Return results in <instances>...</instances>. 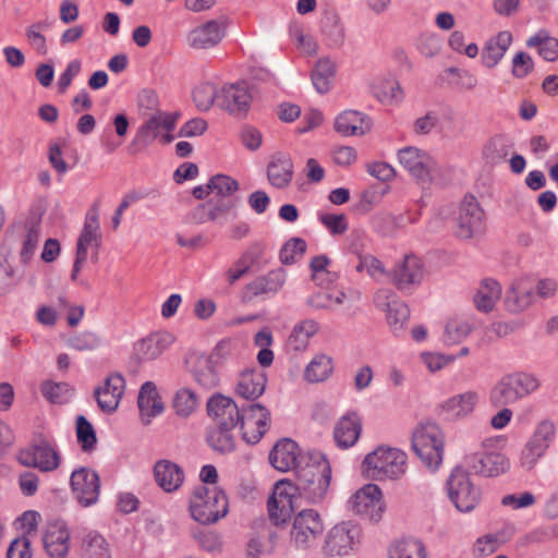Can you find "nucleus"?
<instances>
[{"label":"nucleus","mask_w":558,"mask_h":558,"mask_svg":"<svg viewBox=\"0 0 558 558\" xmlns=\"http://www.w3.org/2000/svg\"><path fill=\"white\" fill-rule=\"evenodd\" d=\"M408 457L399 448L378 446L368 452L363 462L362 470L366 477L373 481H396L407 471Z\"/></svg>","instance_id":"nucleus-1"},{"label":"nucleus","mask_w":558,"mask_h":558,"mask_svg":"<svg viewBox=\"0 0 558 558\" xmlns=\"http://www.w3.org/2000/svg\"><path fill=\"white\" fill-rule=\"evenodd\" d=\"M189 511L194 521L203 525L214 524L228 514V498L218 487L198 486L190 498Z\"/></svg>","instance_id":"nucleus-2"},{"label":"nucleus","mask_w":558,"mask_h":558,"mask_svg":"<svg viewBox=\"0 0 558 558\" xmlns=\"http://www.w3.org/2000/svg\"><path fill=\"white\" fill-rule=\"evenodd\" d=\"M313 464L307 465L296 481L299 496L306 502L318 505L327 496L331 480V468L329 461L323 453H315L312 457Z\"/></svg>","instance_id":"nucleus-3"},{"label":"nucleus","mask_w":558,"mask_h":558,"mask_svg":"<svg viewBox=\"0 0 558 558\" xmlns=\"http://www.w3.org/2000/svg\"><path fill=\"white\" fill-rule=\"evenodd\" d=\"M179 118L178 112L157 111L154 113L137 129L130 145L131 154H137L146 149L155 141H159L161 144L173 142L174 135L172 132Z\"/></svg>","instance_id":"nucleus-4"},{"label":"nucleus","mask_w":558,"mask_h":558,"mask_svg":"<svg viewBox=\"0 0 558 558\" xmlns=\"http://www.w3.org/2000/svg\"><path fill=\"white\" fill-rule=\"evenodd\" d=\"M541 387L537 376L525 372L504 375L492 388L489 400L494 405L513 404L534 393Z\"/></svg>","instance_id":"nucleus-5"},{"label":"nucleus","mask_w":558,"mask_h":558,"mask_svg":"<svg viewBox=\"0 0 558 558\" xmlns=\"http://www.w3.org/2000/svg\"><path fill=\"white\" fill-rule=\"evenodd\" d=\"M445 436L435 423L421 424L412 435V448L422 463L432 471L442 462Z\"/></svg>","instance_id":"nucleus-6"},{"label":"nucleus","mask_w":558,"mask_h":558,"mask_svg":"<svg viewBox=\"0 0 558 558\" xmlns=\"http://www.w3.org/2000/svg\"><path fill=\"white\" fill-rule=\"evenodd\" d=\"M324 530L322 515L314 509H304L291 521L289 545L296 550H310L317 545Z\"/></svg>","instance_id":"nucleus-7"},{"label":"nucleus","mask_w":558,"mask_h":558,"mask_svg":"<svg viewBox=\"0 0 558 558\" xmlns=\"http://www.w3.org/2000/svg\"><path fill=\"white\" fill-rule=\"evenodd\" d=\"M361 536L357 523L351 520L338 522L325 534L322 553L327 558L348 557L357 548Z\"/></svg>","instance_id":"nucleus-8"},{"label":"nucleus","mask_w":558,"mask_h":558,"mask_svg":"<svg viewBox=\"0 0 558 558\" xmlns=\"http://www.w3.org/2000/svg\"><path fill=\"white\" fill-rule=\"evenodd\" d=\"M347 507L352 513L375 523L383 519L386 509L381 489L372 483L353 493L347 501Z\"/></svg>","instance_id":"nucleus-9"},{"label":"nucleus","mask_w":558,"mask_h":558,"mask_svg":"<svg viewBox=\"0 0 558 558\" xmlns=\"http://www.w3.org/2000/svg\"><path fill=\"white\" fill-rule=\"evenodd\" d=\"M449 499L461 512L472 511L480 502L481 489L473 484L469 473L461 466H457L447 480Z\"/></svg>","instance_id":"nucleus-10"},{"label":"nucleus","mask_w":558,"mask_h":558,"mask_svg":"<svg viewBox=\"0 0 558 558\" xmlns=\"http://www.w3.org/2000/svg\"><path fill=\"white\" fill-rule=\"evenodd\" d=\"M17 460L25 466L36 468L41 472H52L60 466L62 458L53 439L39 438L29 448L21 450Z\"/></svg>","instance_id":"nucleus-11"},{"label":"nucleus","mask_w":558,"mask_h":558,"mask_svg":"<svg viewBox=\"0 0 558 558\" xmlns=\"http://www.w3.org/2000/svg\"><path fill=\"white\" fill-rule=\"evenodd\" d=\"M485 230V213L473 195H465L460 203L456 217L454 234L469 240Z\"/></svg>","instance_id":"nucleus-12"},{"label":"nucleus","mask_w":558,"mask_h":558,"mask_svg":"<svg viewBox=\"0 0 558 558\" xmlns=\"http://www.w3.org/2000/svg\"><path fill=\"white\" fill-rule=\"evenodd\" d=\"M397 157L399 163L415 180L424 183L432 180L436 161L427 151L415 146H407L398 150Z\"/></svg>","instance_id":"nucleus-13"},{"label":"nucleus","mask_w":558,"mask_h":558,"mask_svg":"<svg viewBox=\"0 0 558 558\" xmlns=\"http://www.w3.org/2000/svg\"><path fill=\"white\" fill-rule=\"evenodd\" d=\"M269 411L259 403L251 404L241 410L240 428L245 442L257 444L268 429Z\"/></svg>","instance_id":"nucleus-14"},{"label":"nucleus","mask_w":558,"mask_h":558,"mask_svg":"<svg viewBox=\"0 0 558 558\" xmlns=\"http://www.w3.org/2000/svg\"><path fill=\"white\" fill-rule=\"evenodd\" d=\"M74 498L83 507L95 505L100 493V478L96 471L89 468L74 470L70 477Z\"/></svg>","instance_id":"nucleus-15"},{"label":"nucleus","mask_w":558,"mask_h":558,"mask_svg":"<svg viewBox=\"0 0 558 558\" xmlns=\"http://www.w3.org/2000/svg\"><path fill=\"white\" fill-rule=\"evenodd\" d=\"M374 302L378 308L386 312V319L390 330L395 335L402 332L410 318L408 305L399 300L392 291L387 289L377 291Z\"/></svg>","instance_id":"nucleus-16"},{"label":"nucleus","mask_w":558,"mask_h":558,"mask_svg":"<svg viewBox=\"0 0 558 558\" xmlns=\"http://www.w3.org/2000/svg\"><path fill=\"white\" fill-rule=\"evenodd\" d=\"M424 276L425 266L423 260L414 254H409L396 264L391 279L399 289H405L410 286H418Z\"/></svg>","instance_id":"nucleus-17"},{"label":"nucleus","mask_w":558,"mask_h":558,"mask_svg":"<svg viewBox=\"0 0 558 558\" xmlns=\"http://www.w3.org/2000/svg\"><path fill=\"white\" fill-rule=\"evenodd\" d=\"M464 461L470 470L484 476H497L509 469L508 458L500 452H475Z\"/></svg>","instance_id":"nucleus-18"},{"label":"nucleus","mask_w":558,"mask_h":558,"mask_svg":"<svg viewBox=\"0 0 558 558\" xmlns=\"http://www.w3.org/2000/svg\"><path fill=\"white\" fill-rule=\"evenodd\" d=\"M478 403L480 393L475 390H466L445 400L439 405V410L447 418L458 421L469 417Z\"/></svg>","instance_id":"nucleus-19"},{"label":"nucleus","mask_w":558,"mask_h":558,"mask_svg":"<svg viewBox=\"0 0 558 558\" xmlns=\"http://www.w3.org/2000/svg\"><path fill=\"white\" fill-rule=\"evenodd\" d=\"M251 101L252 95L245 82L223 86L218 97V106L232 114L245 113Z\"/></svg>","instance_id":"nucleus-20"},{"label":"nucleus","mask_w":558,"mask_h":558,"mask_svg":"<svg viewBox=\"0 0 558 558\" xmlns=\"http://www.w3.org/2000/svg\"><path fill=\"white\" fill-rule=\"evenodd\" d=\"M207 413L217 426L234 428L240 422L241 410L231 398L215 395L207 401Z\"/></svg>","instance_id":"nucleus-21"},{"label":"nucleus","mask_w":558,"mask_h":558,"mask_svg":"<svg viewBox=\"0 0 558 558\" xmlns=\"http://www.w3.org/2000/svg\"><path fill=\"white\" fill-rule=\"evenodd\" d=\"M174 342V336L166 330L149 333L134 345L135 356L143 362L158 359Z\"/></svg>","instance_id":"nucleus-22"},{"label":"nucleus","mask_w":558,"mask_h":558,"mask_svg":"<svg viewBox=\"0 0 558 558\" xmlns=\"http://www.w3.org/2000/svg\"><path fill=\"white\" fill-rule=\"evenodd\" d=\"M137 408L143 425H149L155 417L163 413L165 404L153 381H146L141 386L137 396Z\"/></svg>","instance_id":"nucleus-23"},{"label":"nucleus","mask_w":558,"mask_h":558,"mask_svg":"<svg viewBox=\"0 0 558 558\" xmlns=\"http://www.w3.org/2000/svg\"><path fill=\"white\" fill-rule=\"evenodd\" d=\"M534 281L530 278H519L513 281L505 296V303L511 312H522L536 301Z\"/></svg>","instance_id":"nucleus-24"},{"label":"nucleus","mask_w":558,"mask_h":558,"mask_svg":"<svg viewBox=\"0 0 558 558\" xmlns=\"http://www.w3.org/2000/svg\"><path fill=\"white\" fill-rule=\"evenodd\" d=\"M125 381L119 374H112L107 377L104 385L96 389L95 397L98 407L106 413L114 412L124 393Z\"/></svg>","instance_id":"nucleus-25"},{"label":"nucleus","mask_w":558,"mask_h":558,"mask_svg":"<svg viewBox=\"0 0 558 558\" xmlns=\"http://www.w3.org/2000/svg\"><path fill=\"white\" fill-rule=\"evenodd\" d=\"M154 478L165 493H174L183 485L185 474L175 462L161 459L154 465Z\"/></svg>","instance_id":"nucleus-26"},{"label":"nucleus","mask_w":558,"mask_h":558,"mask_svg":"<svg viewBox=\"0 0 558 558\" xmlns=\"http://www.w3.org/2000/svg\"><path fill=\"white\" fill-rule=\"evenodd\" d=\"M225 37V25L211 20L193 28L187 35V43L194 49H208L218 45Z\"/></svg>","instance_id":"nucleus-27"},{"label":"nucleus","mask_w":558,"mask_h":558,"mask_svg":"<svg viewBox=\"0 0 558 558\" xmlns=\"http://www.w3.org/2000/svg\"><path fill=\"white\" fill-rule=\"evenodd\" d=\"M286 271L281 268L274 269L265 276L258 277L245 287L244 295L251 300L257 296H270L276 294L284 284Z\"/></svg>","instance_id":"nucleus-28"},{"label":"nucleus","mask_w":558,"mask_h":558,"mask_svg":"<svg viewBox=\"0 0 558 558\" xmlns=\"http://www.w3.org/2000/svg\"><path fill=\"white\" fill-rule=\"evenodd\" d=\"M513 41L510 31H500L496 35L489 37L482 49V63L487 69L495 68L505 57L509 47Z\"/></svg>","instance_id":"nucleus-29"},{"label":"nucleus","mask_w":558,"mask_h":558,"mask_svg":"<svg viewBox=\"0 0 558 558\" xmlns=\"http://www.w3.org/2000/svg\"><path fill=\"white\" fill-rule=\"evenodd\" d=\"M362 432V421L356 412L342 415L335 425L333 438L338 447L350 448L359 440Z\"/></svg>","instance_id":"nucleus-30"},{"label":"nucleus","mask_w":558,"mask_h":558,"mask_svg":"<svg viewBox=\"0 0 558 558\" xmlns=\"http://www.w3.org/2000/svg\"><path fill=\"white\" fill-rule=\"evenodd\" d=\"M333 128L342 136H362L371 131L372 124L364 113L344 110L336 117Z\"/></svg>","instance_id":"nucleus-31"},{"label":"nucleus","mask_w":558,"mask_h":558,"mask_svg":"<svg viewBox=\"0 0 558 558\" xmlns=\"http://www.w3.org/2000/svg\"><path fill=\"white\" fill-rule=\"evenodd\" d=\"M44 546L51 558H65L70 549V532L62 522L48 526L44 535Z\"/></svg>","instance_id":"nucleus-32"},{"label":"nucleus","mask_w":558,"mask_h":558,"mask_svg":"<svg viewBox=\"0 0 558 558\" xmlns=\"http://www.w3.org/2000/svg\"><path fill=\"white\" fill-rule=\"evenodd\" d=\"M299 456L300 449L298 444L289 438H284L274 446L269 453V462L276 470L288 472L296 468Z\"/></svg>","instance_id":"nucleus-33"},{"label":"nucleus","mask_w":558,"mask_h":558,"mask_svg":"<svg viewBox=\"0 0 558 558\" xmlns=\"http://www.w3.org/2000/svg\"><path fill=\"white\" fill-rule=\"evenodd\" d=\"M267 377L264 372L253 368L242 372L239 376L235 391L246 400H256L265 391Z\"/></svg>","instance_id":"nucleus-34"},{"label":"nucleus","mask_w":558,"mask_h":558,"mask_svg":"<svg viewBox=\"0 0 558 558\" xmlns=\"http://www.w3.org/2000/svg\"><path fill=\"white\" fill-rule=\"evenodd\" d=\"M100 243L98 211L93 208L88 211L83 230L80 234L76 245V255L78 262H86L87 252L90 246L98 247Z\"/></svg>","instance_id":"nucleus-35"},{"label":"nucleus","mask_w":558,"mask_h":558,"mask_svg":"<svg viewBox=\"0 0 558 558\" xmlns=\"http://www.w3.org/2000/svg\"><path fill=\"white\" fill-rule=\"evenodd\" d=\"M294 167L292 159L284 154H276L267 166V178L276 189H286L293 179Z\"/></svg>","instance_id":"nucleus-36"},{"label":"nucleus","mask_w":558,"mask_h":558,"mask_svg":"<svg viewBox=\"0 0 558 558\" xmlns=\"http://www.w3.org/2000/svg\"><path fill=\"white\" fill-rule=\"evenodd\" d=\"M371 93L379 102L388 106H398L404 99V90L395 77L374 80Z\"/></svg>","instance_id":"nucleus-37"},{"label":"nucleus","mask_w":558,"mask_h":558,"mask_svg":"<svg viewBox=\"0 0 558 558\" xmlns=\"http://www.w3.org/2000/svg\"><path fill=\"white\" fill-rule=\"evenodd\" d=\"M319 330V324L312 318L296 323L288 338V347L295 352H303L307 349L310 340Z\"/></svg>","instance_id":"nucleus-38"},{"label":"nucleus","mask_w":558,"mask_h":558,"mask_svg":"<svg viewBox=\"0 0 558 558\" xmlns=\"http://www.w3.org/2000/svg\"><path fill=\"white\" fill-rule=\"evenodd\" d=\"M333 360L325 353L315 354L305 366L303 377L310 384L326 381L333 373Z\"/></svg>","instance_id":"nucleus-39"},{"label":"nucleus","mask_w":558,"mask_h":558,"mask_svg":"<svg viewBox=\"0 0 558 558\" xmlns=\"http://www.w3.org/2000/svg\"><path fill=\"white\" fill-rule=\"evenodd\" d=\"M512 149L510 138L502 134L490 137L482 148V157L486 163L498 165L504 161Z\"/></svg>","instance_id":"nucleus-40"},{"label":"nucleus","mask_w":558,"mask_h":558,"mask_svg":"<svg viewBox=\"0 0 558 558\" xmlns=\"http://www.w3.org/2000/svg\"><path fill=\"white\" fill-rule=\"evenodd\" d=\"M501 298V287L494 279H485L480 283L474 304L481 312H490Z\"/></svg>","instance_id":"nucleus-41"},{"label":"nucleus","mask_w":558,"mask_h":558,"mask_svg":"<svg viewBox=\"0 0 558 558\" xmlns=\"http://www.w3.org/2000/svg\"><path fill=\"white\" fill-rule=\"evenodd\" d=\"M192 374L196 383L205 389H213L219 384V376L211 359L207 355L195 357Z\"/></svg>","instance_id":"nucleus-42"},{"label":"nucleus","mask_w":558,"mask_h":558,"mask_svg":"<svg viewBox=\"0 0 558 558\" xmlns=\"http://www.w3.org/2000/svg\"><path fill=\"white\" fill-rule=\"evenodd\" d=\"M388 558H427V550L418 538H402L389 546Z\"/></svg>","instance_id":"nucleus-43"},{"label":"nucleus","mask_w":558,"mask_h":558,"mask_svg":"<svg viewBox=\"0 0 558 558\" xmlns=\"http://www.w3.org/2000/svg\"><path fill=\"white\" fill-rule=\"evenodd\" d=\"M529 48H535L537 53L548 62L558 60V39L550 36L546 29H541L526 40Z\"/></svg>","instance_id":"nucleus-44"},{"label":"nucleus","mask_w":558,"mask_h":558,"mask_svg":"<svg viewBox=\"0 0 558 558\" xmlns=\"http://www.w3.org/2000/svg\"><path fill=\"white\" fill-rule=\"evenodd\" d=\"M336 63L329 58L319 59L312 72V83L319 94H326L336 75Z\"/></svg>","instance_id":"nucleus-45"},{"label":"nucleus","mask_w":558,"mask_h":558,"mask_svg":"<svg viewBox=\"0 0 558 558\" xmlns=\"http://www.w3.org/2000/svg\"><path fill=\"white\" fill-rule=\"evenodd\" d=\"M84 558H112L110 544L98 532H88L82 544Z\"/></svg>","instance_id":"nucleus-46"},{"label":"nucleus","mask_w":558,"mask_h":558,"mask_svg":"<svg viewBox=\"0 0 558 558\" xmlns=\"http://www.w3.org/2000/svg\"><path fill=\"white\" fill-rule=\"evenodd\" d=\"M232 429L223 426L211 429L207 437L209 446L220 453L232 452L235 449V438Z\"/></svg>","instance_id":"nucleus-47"},{"label":"nucleus","mask_w":558,"mask_h":558,"mask_svg":"<svg viewBox=\"0 0 558 558\" xmlns=\"http://www.w3.org/2000/svg\"><path fill=\"white\" fill-rule=\"evenodd\" d=\"M197 407V397L193 390L189 388H180L174 393L172 408L178 416L186 418L196 411Z\"/></svg>","instance_id":"nucleus-48"},{"label":"nucleus","mask_w":558,"mask_h":558,"mask_svg":"<svg viewBox=\"0 0 558 558\" xmlns=\"http://www.w3.org/2000/svg\"><path fill=\"white\" fill-rule=\"evenodd\" d=\"M473 325L465 318H453L445 327L444 342L453 345L462 342L472 331Z\"/></svg>","instance_id":"nucleus-49"},{"label":"nucleus","mask_w":558,"mask_h":558,"mask_svg":"<svg viewBox=\"0 0 558 558\" xmlns=\"http://www.w3.org/2000/svg\"><path fill=\"white\" fill-rule=\"evenodd\" d=\"M219 96L216 85L209 82L197 84L192 92L193 101L201 111L209 110Z\"/></svg>","instance_id":"nucleus-50"},{"label":"nucleus","mask_w":558,"mask_h":558,"mask_svg":"<svg viewBox=\"0 0 558 558\" xmlns=\"http://www.w3.org/2000/svg\"><path fill=\"white\" fill-rule=\"evenodd\" d=\"M403 216L390 213H377L372 217V227L380 235H392L403 226Z\"/></svg>","instance_id":"nucleus-51"},{"label":"nucleus","mask_w":558,"mask_h":558,"mask_svg":"<svg viewBox=\"0 0 558 558\" xmlns=\"http://www.w3.org/2000/svg\"><path fill=\"white\" fill-rule=\"evenodd\" d=\"M556 428L551 421L545 420L538 423L529 444L546 453L555 438Z\"/></svg>","instance_id":"nucleus-52"},{"label":"nucleus","mask_w":558,"mask_h":558,"mask_svg":"<svg viewBox=\"0 0 558 558\" xmlns=\"http://www.w3.org/2000/svg\"><path fill=\"white\" fill-rule=\"evenodd\" d=\"M345 300L343 291L318 292L308 298L307 304L315 310H332Z\"/></svg>","instance_id":"nucleus-53"},{"label":"nucleus","mask_w":558,"mask_h":558,"mask_svg":"<svg viewBox=\"0 0 558 558\" xmlns=\"http://www.w3.org/2000/svg\"><path fill=\"white\" fill-rule=\"evenodd\" d=\"M76 438L83 451H92L95 449L97 437L92 424L80 415L76 420Z\"/></svg>","instance_id":"nucleus-54"},{"label":"nucleus","mask_w":558,"mask_h":558,"mask_svg":"<svg viewBox=\"0 0 558 558\" xmlns=\"http://www.w3.org/2000/svg\"><path fill=\"white\" fill-rule=\"evenodd\" d=\"M41 392L45 398L53 403H64L72 396V388L66 383L45 381L41 385Z\"/></svg>","instance_id":"nucleus-55"},{"label":"nucleus","mask_w":558,"mask_h":558,"mask_svg":"<svg viewBox=\"0 0 558 558\" xmlns=\"http://www.w3.org/2000/svg\"><path fill=\"white\" fill-rule=\"evenodd\" d=\"M289 34L298 50L305 56H314L317 53V43L308 35L304 34L299 25L290 26Z\"/></svg>","instance_id":"nucleus-56"},{"label":"nucleus","mask_w":558,"mask_h":558,"mask_svg":"<svg viewBox=\"0 0 558 558\" xmlns=\"http://www.w3.org/2000/svg\"><path fill=\"white\" fill-rule=\"evenodd\" d=\"M318 220L332 235H342L349 229L348 218L344 214L318 213Z\"/></svg>","instance_id":"nucleus-57"},{"label":"nucleus","mask_w":558,"mask_h":558,"mask_svg":"<svg viewBox=\"0 0 558 558\" xmlns=\"http://www.w3.org/2000/svg\"><path fill=\"white\" fill-rule=\"evenodd\" d=\"M66 344L76 351H92L100 347L101 339L95 332L85 331L70 337Z\"/></svg>","instance_id":"nucleus-58"},{"label":"nucleus","mask_w":558,"mask_h":558,"mask_svg":"<svg viewBox=\"0 0 558 558\" xmlns=\"http://www.w3.org/2000/svg\"><path fill=\"white\" fill-rule=\"evenodd\" d=\"M46 27L45 23L38 22L28 26L25 31V37L29 46L40 56H45L48 52L46 37L43 34Z\"/></svg>","instance_id":"nucleus-59"},{"label":"nucleus","mask_w":558,"mask_h":558,"mask_svg":"<svg viewBox=\"0 0 558 558\" xmlns=\"http://www.w3.org/2000/svg\"><path fill=\"white\" fill-rule=\"evenodd\" d=\"M209 189L217 196L227 197L238 191L239 183L229 175L216 174L209 180Z\"/></svg>","instance_id":"nucleus-60"},{"label":"nucleus","mask_w":558,"mask_h":558,"mask_svg":"<svg viewBox=\"0 0 558 558\" xmlns=\"http://www.w3.org/2000/svg\"><path fill=\"white\" fill-rule=\"evenodd\" d=\"M306 251V242L301 238H292L280 251V259L283 264H293Z\"/></svg>","instance_id":"nucleus-61"},{"label":"nucleus","mask_w":558,"mask_h":558,"mask_svg":"<svg viewBox=\"0 0 558 558\" xmlns=\"http://www.w3.org/2000/svg\"><path fill=\"white\" fill-rule=\"evenodd\" d=\"M420 359L426 368L432 373L440 371L456 361V356L452 354H442L436 352H422Z\"/></svg>","instance_id":"nucleus-62"},{"label":"nucleus","mask_w":558,"mask_h":558,"mask_svg":"<svg viewBox=\"0 0 558 558\" xmlns=\"http://www.w3.org/2000/svg\"><path fill=\"white\" fill-rule=\"evenodd\" d=\"M416 45L422 54L434 57L440 51L441 40L437 34L426 32L418 36Z\"/></svg>","instance_id":"nucleus-63"},{"label":"nucleus","mask_w":558,"mask_h":558,"mask_svg":"<svg viewBox=\"0 0 558 558\" xmlns=\"http://www.w3.org/2000/svg\"><path fill=\"white\" fill-rule=\"evenodd\" d=\"M357 271H366L372 278L380 280L386 276V270L383 263L373 255L360 256V262L356 266Z\"/></svg>","instance_id":"nucleus-64"}]
</instances>
